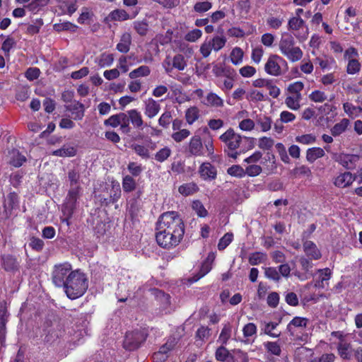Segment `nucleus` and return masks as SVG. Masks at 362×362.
<instances>
[{
  "mask_svg": "<svg viewBox=\"0 0 362 362\" xmlns=\"http://www.w3.org/2000/svg\"><path fill=\"white\" fill-rule=\"evenodd\" d=\"M295 44L293 36L288 33L281 36L279 43L281 53L291 62L300 60L303 55L301 49Z\"/></svg>",
  "mask_w": 362,
  "mask_h": 362,
  "instance_id": "obj_3",
  "label": "nucleus"
},
{
  "mask_svg": "<svg viewBox=\"0 0 362 362\" xmlns=\"http://www.w3.org/2000/svg\"><path fill=\"white\" fill-rule=\"evenodd\" d=\"M337 351L340 357L344 360H351L354 349L352 345L345 341H341L337 345Z\"/></svg>",
  "mask_w": 362,
  "mask_h": 362,
  "instance_id": "obj_21",
  "label": "nucleus"
},
{
  "mask_svg": "<svg viewBox=\"0 0 362 362\" xmlns=\"http://www.w3.org/2000/svg\"><path fill=\"white\" fill-rule=\"evenodd\" d=\"M156 235L157 243L163 248L171 249L177 246L183 238V235L168 232L165 229H157Z\"/></svg>",
  "mask_w": 362,
  "mask_h": 362,
  "instance_id": "obj_6",
  "label": "nucleus"
},
{
  "mask_svg": "<svg viewBox=\"0 0 362 362\" xmlns=\"http://www.w3.org/2000/svg\"><path fill=\"white\" fill-rule=\"evenodd\" d=\"M302 97H299V95H289L286 98L285 104L286 106L293 110H297L300 108V101L301 100Z\"/></svg>",
  "mask_w": 362,
  "mask_h": 362,
  "instance_id": "obj_37",
  "label": "nucleus"
},
{
  "mask_svg": "<svg viewBox=\"0 0 362 362\" xmlns=\"http://www.w3.org/2000/svg\"><path fill=\"white\" fill-rule=\"evenodd\" d=\"M361 69V64L356 59L348 60L346 71L349 74H355L359 72Z\"/></svg>",
  "mask_w": 362,
  "mask_h": 362,
  "instance_id": "obj_51",
  "label": "nucleus"
},
{
  "mask_svg": "<svg viewBox=\"0 0 362 362\" xmlns=\"http://www.w3.org/2000/svg\"><path fill=\"white\" fill-rule=\"evenodd\" d=\"M199 117V110L198 107L193 106L188 108L185 113L186 121L188 124H192Z\"/></svg>",
  "mask_w": 362,
  "mask_h": 362,
  "instance_id": "obj_36",
  "label": "nucleus"
},
{
  "mask_svg": "<svg viewBox=\"0 0 362 362\" xmlns=\"http://www.w3.org/2000/svg\"><path fill=\"white\" fill-rule=\"evenodd\" d=\"M296 141L305 145H309L316 141V136L312 134H303L296 136Z\"/></svg>",
  "mask_w": 362,
  "mask_h": 362,
  "instance_id": "obj_54",
  "label": "nucleus"
},
{
  "mask_svg": "<svg viewBox=\"0 0 362 362\" xmlns=\"http://www.w3.org/2000/svg\"><path fill=\"white\" fill-rule=\"evenodd\" d=\"M267 259V255L263 252H256L250 255L249 262L252 265H257L264 262Z\"/></svg>",
  "mask_w": 362,
  "mask_h": 362,
  "instance_id": "obj_46",
  "label": "nucleus"
},
{
  "mask_svg": "<svg viewBox=\"0 0 362 362\" xmlns=\"http://www.w3.org/2000/svg\"><path fill=\"white\" fill-rule=\"evenodd\" d=\"M350 124L348 119L344 118L339 122L335 124L330 132L333 136H337L344 133Z\"/></svg>",
  "mask_w": 362,
  "mask_h": 362,
  "instance_id": "obj_29",
  "label": "nucleus"
},
{
  "mask_svg": "<svg viewBox=\"0 0 362 362\" xmlns=\"http://www.w3.org/2000/svg\"><path fill=\"white\" fill-rule=\"evenodd\" d=\"M224 144V151L230 158H237L239 153L236 150L240 147L243 137L236 133L233 128H229L219 136Z\"/></svg>",
  "mask_w": 362,
  "mask_h": 362,
  "instance_id": "obj_4",
  "label": "nucleus"
},
{
  "mask_svg": "<svg viewBox=\"0 0 362 362\" xmlns=\"http://www.w3.org/2000/svg\"><path fill=\"white\" fill-rule=\"evenodd\" d=\"M255 122L251 119H244L239 122L238 127L245 132H250L255 129Z\"/></svg>",
  "mask_w": 362,
  "mask_h": 362,
  "instance_id": "obj_60",
  "label": "nucleus"
},
{
  "mask_svg": "<svg viewBox=\"0 0 362 362\" xmlns=\"http://www.w3.org/2000/svg\"><path fill=\"white\" fill-rule=\"evenodd\" d=\"M231 334V327L229 325H225L219 335L218 340L222 344H226Z\"/></svg>",
  "mask_w": 362,
  "mask_h": 362,
  "instance_id": "obj_57",
  "label": "nucleus"
},
{
  "mask_svg": "<svg viewBox=\"0 0 362 362\" xmlns=\"http://www.w3.org/2000/svg\"><path fill=\"white\" fill-rule=\"evenodd\" d=\"M9 163L14 167H20L25 162V157L22 155L18 150L13 149L9 152Z\"/></svg>",
  "mask_w": 362,
  "mask_h": 362,
  "instance_id": "obj_28",
  "label": "nucleus"
},
{
  "mask_svg": "<svg viewBox=\"0 0 362 362\" xmlns=\"http://www.w3.org/2000/svg\"><path fill=\"white\" fill-rule=\"evenodd\" d=\"M272 120L269 117L264 115H259L255 121V124L262 132H267L272 128Z\"/></svg>",
  "mask_w": 362,
  "mask_h": 362,
  "instance_id": "obj_25",
  "label": "nucleus"
},
{
  "mask_svg": "<svg viewBox=\"0 0 362 362\" xmlns=\"http://www.w3.org/2000/svg\"><path fill=\"white\" fill-rule=\"evenodd\" d=\"M9 313L5 308H0V335L3 336L6 334V324L8 320Z\"/></svg>",
  "mask_w": 362,
  "mask_h": 362,
  "instance_id": "obj_40",
  "label": "nucleus"
},
{
  "mask_svg": "<svg viewBox=\"0 0 362 362\" xmlns=\"http://www.w3.org/2000/svg\"><path fill=\"white\" fill-rule=\"evenodd\" d=\"M264 275L269 279L274 281H279L281 276L275 267H267L264 269Z\"/></svg>",
  "mask_w": 362,
  "mask_h": 362,
  "instance_id": "obj_56",
  "label": "nucleus"
},
{
  "mask_svg": "<svg viewBox=\"0 0 362 362\" xmlns=\"http://www.w3.org/2000/svg\"><path fill=\"white\" fill-rule=\"evenodd\" d=\"M146 340L144 334L140 331L129 332L126 334L123 342L125 349L132 351L138 349L141 343Z\"/></svg>",
  "mask_w": 362,
  "mask_h": 362,
  "instance_id": "obj_10",
  "label": "nucleus"
},
{
  "mask_svg": "<svg viewBox=\"0 0 362 362\" xmlns=\"http://www.w3.org/2000/svg\"><path fill=\"white\" fill-rule=\"evenodd\" d=\"M343 109L345 113L350 117H356L362 112V107L355 106L350 103H344Z\"/></svg>",
  "mask_w": 362,
  "mask_h": 362,
  "instance_id": "obj_32",
  "label": "nucleus"
},
{
  "mask_svg": "<svg viewBox=\"0 0 362 362\" xmlns=\"http://www.w3.org/2000/svg\"><path fill=\"white\" fill-rule=\"evenodd\" d=\"M172 121V115L170 111L164 112L158 119V124L163 128H167Z\"/></svg>",
  "mask_w": 362,
  "mask_h": 362,
  "instance_id": "obj_64",
  "label": "nucleus"
},
{
  "mask_svg": "<svg viewBox=\"0 0 362 362\" xmlns=\"http://www.w3.org/2000/svg\"><path fill=\"white\" fill-rule=\"evenodd\" d=\"M284 21L283 18L271 16L267 19V24L272 29H279Z\"/></svg>",
  "mask_w": 362,
  "mask_h": 362,
  "instance_id": "obj_62",
  "label": "nucleus"
},
{
  "mask_svg": "<svg viewBox=\"0 0 362 362\" xmlns=\"http://www.w3.org/2000/svg\"><path fill=\"white\" fill-rule=\"evenodd\" d=\"M59 8L62 13L72 15L77 9L76 0H63L60 3Z\"/></svg>",
  "mask_w": 362,
  "mask_h": 362,
  "instance_id": "obj_30",
  "label": "nucleus"
},
{
  "mask_svg": "<svg viewBox=\"0 0 362 362\" xmlns=\"http://www.w3.org/2000/svg\"><path fill=\"white\" fill-rule=\"evenodd\" d=\"M233 239V234L232 233H226L219 240L218 248L219 250H224Z\"/></svg>",
  "mask_w": 362,
  "mask_h": 362,
  "instance_id": "obj_58",
  "label": "nucleus"
},
{
  "mask_svg": "<svg viewBox=\"0 0 362 362\" xmlns=\"http://www.w3.org/2000/svg\"><path fill=\"white\" fill-rule=\"evenodd\" d=\"M132 148L141 158L147 160L150 158V152L148 148L144 145L134 144L132 145Z\"/></svg>",
  "mask_w": 362,
  "mask_h": 362,
  "instance_id": "obj_41",
  "label": "nucleus"
},
{
  "mask_svg": "<svg viewBox=\"0 0 362 362\" xmlns=\"http://www.w3.org/2000/svg\"><path fill=\"white\" fill-rule=\"evenodd\" d=\"M200 176L204 180H214L216 177V169L210 163H202L199 170Z\"/></svg>",
  "mask_w": 362,
  "mask_h": 362,
  "instance_id": "obj_20",
  "label": "nucleus"
},
{
  "mask_svg": "<svg viewBox=\"0 0 362 362\" xmlns=\"http://www.w3.org/2000/svg\"><path fill=\"white\" fill-rule=\"evenodd\" d=\"M177 343V340L175 337H171L168 339V341L160 347V350L168 355V352L173 350Z\"/></svg>",
  "mask_w": 362,
  "mask_h": 362,
  "instance_id": "obj_55",
  "label": "nucleus"
},
{
  "mask_svg": "<svg viewBox=\"0 0 362 362\" xmlns=\"http://www.w3.org/2000/svg\"><path fill=\"white\" fill-rule=\"evenodd\" d=\"M185 152L188 156L201 157L205 154L204 144L199 135L192 136L185 146Z\"/></svg>",
  "mask_w": 362,
  "mask_h": 362,
  "instance_id": "obj_11",
  "label": "nucleus"
},
{
  "mask_svg": "<svg viewBox=\"0 0 362 362\" xmlns=\"http://www.w3.org/2000/svg\"><path fill=\"white\" fill-rule=\"evenodd\" d=\"M81 189L80 186H76L69 190L63 209L64 214L67 216L65 219L67 223L68 219L71 217L76 208L77 201L80 197Z\"/></svg>",
  "mask_w": 362,
  "mask_h": 362,
  "instance_id": "obj_8",
  "label": "nucleus"
},
{
  "mask_svg": "<svg viewBox=\"0 0 362 362\" xmlns=\"http://www.w3.org/2000/svg\"><path fill=\"white\" fill-rule=\"evenodd\" d=\"M292 173L296 177H310L312 174L310 168L305 165L296 167L292 170Z\"/></svg>",
  "mask_w": 362,
  "mask_h": 362,
  "instance_id": "obj_48",
  "label": "nucleus"
},
{
  "mask_svg": "<svg viewBox=\"0 0 362 362\" xmlns=\"http://www.w3.org/2000/svg\"><path fill=\"white\" fill-rule=\"evenodd\" d=\"M206 106L221 107L223 106V100L214 93H209L202 102Z\"/></svg>",
  "mask_w": 362,
  "mask_h": 362,
  "instance_id": "obj_24",
  "label": "nucleus"
},
{
  "mask_svg": "<svg viewBox=\"0 0 362 362\" xmlns=\"http://www.w3.org/2000/svg\"><path fill=\"white\" fill-rule=\"evenodd\" d=\"M132 45V35L129 33L125 32L119 37V41L116 45V49L123 54L127 53Z\"/></svg>",
  "mask_w": 362,
  "mask_h": 362,
  "instance_id": "obj_19",
  "label": "nucleus"
},
{
  "mask_svg": "<svg viewBox=\"0 0 362 362\" xmlns=\"http://www.w3.org/2000/svg\"><path fill=\"white\" fill-rule=\"evenodd\" d=\"M212 8V4L209 1H198L193 7L194 11L202 13L208 11Z\"/></svg>",
  "mask_w": 362,
  "mask_h": 362,
  "instance_id": "obj_47",
  "label": "nucleus"
},
{
  "mask_svg": "<svg viewBox=\"0 0 362 362\" xmlns=\"http://www.w3.org/2000/svg\"><path fill=\"white\" fill-rule=\"evenodd\" d=\"M65 108L67 111L71 112L75 120H81L84 117V105L78 101H74L73 103L66 105Z\"/></svg>",
  "mask_w": 362,
  "mask_h": 362,
  "instance_id": "obj_18",
  "label": "nucleus"
},
{
  "mask_svg": "<svg viewBox=\"0 0 362 362\" xmlns=\"http://www.w3.org/2000/svg\"><path fill=\"white\" fill-rule=\"evenodd\" d=\"M150 68L148 66L143 65L132 71L129 74V76L132 79H135L139 77L147 76L150 74Z\"/></svg>",
  "mask_w": 362,
  "mask_h": 362,
  "instance_id": "obj_35",
  "label": "nucleus"
},
{
  "mask_svg": "<svg viewBox=\"0 0 362 362\" xmlns=\"http://www.w3.org/2000/svg\"><path fill=\"white\" fill-rule=\"evenodd\" d=\"M303 250L310 259H319L321 258V252L317 245L310 240H306L303 243Z\"/></svg>",
  "mask_w": 362,
  "mask_h": 362,
  "instance_id": "obj_17",
  "label": "nucleus"
},
{
  "mask_svg": "<svg viewBox=\"0 0 362 362\" xmlns=\"http://www.w3.org/2000/svg\"><path fill=\"white\" fill-rule=\"evenodd\" d=\"M334 159L347 170H353L356 168L359 157L354 154L339 153L335 154Z\"/></svg>",
  "mask_w": 362,
  "mask_h": 362,
  "instance_id": "obj_12",
  "label": "nucleus"
},
{
  "mask_svg": "<svg viewBox=\"0 0 362 362\" xmlns=\"http://www.w3.org/2000/svg\"><path fill=\"white\" fill-rule=\"evenodd\" d=\"M144 103V114L147 117L152 119L158 114L160 110V105L158 101L149 98L146 99Z\"/></svg>",
  "mask_w": 362,
  "mask_h": 362,
  "instance_id": "obj_14",
  "label": "nucleus"
},
{
  "mask_svg": "<svg viewBox=\"0 0 362 362\" xmlns=\"http://www.w3.org/2000/svg\"><path fill=\"white\" fill-rule=\"evenodd\" d=\"M127 113H129V122L136 129H143L144 124L141 112L133 109L127 111Z\"/></svg>",
  "mask_w": 362,
  "mask_h": 362,
  "instance_id": "obj_23",
  "label": "nucleus"
},
{
  "mask_svg": "<svg viewBox=\"0 0 362 362\" xmlns=\"http://www.w3.org/2000/svg\"><path fill=\"white\" fill-rule=\"evenodd\" d=\"M216 360L222 362H235L234 357L223 346L218 347L216 351Z\"/></svg>",
  "mask_w": 362,
  "mask_h": 362,
  "instance_id": "obj_26",
  "label": "nucleus"
},
{
  "mask_svg": "<svg viewBox=\"0 0 362 362\" xmlns=\"http://www.w3.org/2000/svg\"><path fill=\"white\" fill-rule=\"evenodd\" d=\"M325 151L320 147L310 148L306 151V160L309 163H313L317 159L322 158L325 156Z\"/></svg>",
  "mask_w": 362,
  "mask_h": 362,
  "instance_id": "obj_27",
  "label": "nucleus"
},
{
  "mask_svg": "<svg viewBox=\"0 0 362 362\" xmlns=\"http://www.w3.org/2000/svg\"><path fill=\"white\" fill-rule=\"evenodd\" d=\"M202 35V32L201 30L194 29L185 35V39L188 42H194L198 40Z\"/></svg>",
  "mask_w": 362,
  "mask_h": 362,
  "instance_id": "obj_63",
  "label": "nucleus"
},
{
  "mask_svg": "<svg viewBox=\"0 0 362 362\" xmlns=\"http://www.w3.org/2000/svg\"><path fill=\"white\" fill-rule=\"evenodd\" d=\"M264 347L268 352L275 355L280 356L281 350L279 344L277 342L268 341L264 343Z\"/></svg>",
  "mask_w": 362,
  "mask_h": 362,
  "instance_id": "obj_61",
  "label": "nucleus"
},
{
  "mask_svg": "<svg viewBox=\"0 0 362 362\" xmlns=\"http://www.w3.org/2000/svg\"><path fill=\"white\" fill-rule=\"evenodd\" d=\"M173 67L179 70L183 71L187 66V62L185 59L183 55L178 54L173 57Z\"/></svg>",
  "mask_w": 362,
  "mask_h": 362,
  "instance_id": "obj_43",
  "label": "nucleus"
},
{
  "mask_svg": "<svg viewBox=\"0 0 362 362\" xmlns=\"http://www.w3.org/2000/svg\"><path fill=\"white\" fill-rule=\"evenodd\" d=\"M133 27L136 33L141 36L146 35L148 30V24L146 20L134 21Z\"/></svg>",
  "mask_w": 362,
  "mask_h": 362,
  "instance_id": "obj_42",
  "label": "nucleus"
},
{
  "mask_svg": "<svg viewBox=\"0 0 362 362\" xmlns=\"http://www.w3.org/2000/svg\"><path fill=\"white\" fill-rule=\"evenodd\" d=\"M226 37L223 35H216L209 40L213 50L218 52L221 49L226 43Z\"/></svg>",
  "mask_w": 362,
  "mask_h": 362,
  "instance_id": "obj_34",
  "label": "nucleus"
},
{
  "mask_svg": "<svg viewBox=\"0 0 362 362\" xmlns=\"http://www.w3.org/2000/svg\"><path fill=\"white\" fill-rule=\"evenodd\" d=\"M76 153V149L73 146H64L61 148L54 151L52 155L59 157H71Z\"/></svg>",
  "mask_w": 362,
  "mask_h": 362,
  "instance_id": "obj_31",
  "label": "nucleus"
},
{
  "mask_svg": "<svg viewBox=\"0 0 362 362\" xmlns=\"http://www.w3.org/2000/svg\"><path fill=\"white\" fill-rule=\"evenodd\" d=\"M308 319L302 317H295L292 320L290 321L287 326V329L288 330L291 329V327L293 326L294 327H306L308 323Z\"/></svg>",
  "mask_w": 362,
  "mask_h": 362,
  "instance_id": "obj_44",
  "label": "nucleus"
},
{
  "mask_svg": "<svg viewBox=\"0 0 362 362\" xmlns=\"http://www.w3.org/2000/svg\"><path fill=\"white\" fill-rule=\"evenodd\" d=\"M243 54L244 53L241 48L238 47L233 48L230 54L231 62L234 65L240 64L243 62Z\"/></svg>",
  "mask_w": 362,
  "mask_h": 362,
  "instance_id": "obj_39",
  "label": "nucleus"
},
{
  "mask_svg": "<svg viewBox=\"0 0 362 362\" xmlns=\"http://www.w3.org/2000/svg\"><path fill=\"white\" fill-rule=\"evenodd\" d=\"M274 144V141L271 137L263 136L259 139L258 147L263 150L271 149Z\"/></svg>",
  "mask_w": 362,
  "mask_h": 362,
  "instance_id": "obj_53",
  "label": "nucleus"
},
{
  "mask_svg": "<svg viewBox=\"0 0 362 362\" xmlns=\"http://www.w3.org/2000/svg\"><path fill=\"white\" fill-rule=\"evenodd\" d=\"M139 13V9L136 8L130 13L124 9H115L110 12L109 17L112 21H124L134 18Z\"/></svg>",
  "mask_w": 362,
  "mask_h": 362,
  "instance_id": "obj_13",
  "label": "nucleus"
},
{
  "mask_svg": "<svg viewBox=\"0 0 362 362\" xmlns=\"http://www.w3.org/2000/svg\"><path fill=\"white\" fill-rule=\"evenodd\" d=\"M156 228H163L168 232L183 235L185 233L184 223L175 211H168L161 214L158 220Z\"/></svg>",
  "mask_w": 362,
  "mask_h": 362,
  "instance_id": "obj_2",
  "label": "nucleus"
},
{
  "mask_svg": "<svg viewBox=\"0 0 362 362\" xmlns=\"http://www.w3.org/2000/svg\"><path fill=\"white\" fill-rule=\"evenodd\" d=\"M288 30L300 42L305 41L309 35V28L305 21L299 16H293L288 21Z\"/></svg>",
  "mask_w": 362,
  "mask_h": 362,
  "instance_id": "obj_5",
  "label": "nucleus"
},
{
  "mask_svg": "<svg viewBox=\"0 0 362 362\" xmlns=\"http://www.w3.org/2000/svg\"><path fill=\"white\" fill-rule=\"evenodd\" d=\"M198 189L199 187L196 184L189 182L180 185L178 188V192L184 196H189L197 192Z\"/></svg>",
  "mask_w": 362,
  "mask_h": 362,
  "instance_id": "obj_33",
  "label": "nucleus"
},
{
  "mask_svg": "<svg viewBox=\"0 0 362 362\" xmlns=\"http://www.w3.org/2000/svg\"><path fill=\"white\" fill-rule=\"evenodd\" d=\"M172 151L171 149L168 147L165 146L164 148L160 149L156 154H155V160L158 162L163 163L165 160H166L171 155Z\"/></svg>",
  "mask_w": 362,
  "mask_h": 362,
  "instance_id": "obj_45",
  "label": "nucleus"
},
{
  "mask_svg": "<svg viewBox=\"0 0 362 362\" xmlns=\"http://www.w3.org/2000/svg\"><path fill=\"white\" fill-rule=\"evenodd\" d=\"M189 135V130L183 129L173 133L171 137L175 142L180 143L187 139Z\"/></svg>",
  "mask_w": 362,
  "mask_h": 362,
  "instance_id": "obj_50",
  "label": "nucleus"
},
{
  "mask_svg": "<svg viewBox=\"0 0 362 362\" xmlns=\"http://www.w3.org/2000/svg\"><path fill=\"white\" fill-rule=\"evenodd\" d=\"M304 84L301 81H296L291 83L288 87V92L293 95L301 96L300 91L303 89Z\"/></svg>",
  "mask_w": 362,
  "mask_h": 362,
  "instance_id": "obj_52",
  "label": "nucleus"
},
{
  "mask_svg": "<svg viewBox=\"0 0 362 362\" xmlns=\"http://www.w3.org/2000/svg\"><path fill=\"white\" fill-rule=\"evenodd\" d=\"M136 182L135 180L130 175H126L122 180V188L125 192H131L135 190Z\"/></svg>",
  "mask_w": 362,
  "mask_h": 362,
  "instance_id": "obj_38",
  "label": "nucleus"
},
{
  "mask_svg": "<svg viewBox=\"0 0 362 362\" xmlns=\"http://www.w3.org/2000/svg\"><path fill=\"white\" fill-rule=\"evenodd\" d=\"M71 269V265L66 262L55 265L52 274L53 284L57 287H62L69 273L73 272Z\"/></svg>",
  "mask_w": 362,
  "mask_h": 362,
  "instance_id": "obj_7",
  "label": "nucleus"
},
{
  "mask_svg": "<svg viewBox=\"0 0 362 362\" xmlns=\"http://www.w3.org/2000/svg\"><path fill=\"white\" fill-rule=\"evenodd\" d=\"M356 176L349 172H344L338 175L334 180V185L339 188H345L350 186L356 179Z\"/></svg>",
  "mask_w": 362,
  "mask_h": 362,
  "instance_id": "obj_15",
  "label": "nucleus"
},
{
  "mask_svg": "<svg viewBox=\"0 0 362 362\" xmlns=\"http://www.w3.org/2000/svg\"><path fill=\"white\" fill-rule=\"evenodd\" d=\"M287 66L284 59L277 54H271L264 65V71L267 74L279 76L282 74L281 66Z\"/></svg>",
  "mask_w": 362,
  "mask_h": 362,
  "instance_id": "obj_9",
  "label": "nucleus"
},
{
  "mask_svg": "<svg viewBox=\"0 0 362 362\" xmlns=\"http://www.w3.org/2000/svg\"><path fill=\"white\" fill-rule=\"evenodd\" d=\"M2 267L8 272L14 273L19 269V264L16 257L7 255L2 257Z\"/></svg>",
  "mask_w": 362,
  "mask_h": 362,
  "instance_id": "obj_22",
  "label": "nucleus"
},
{
  "mask_svg": "<svg viewBox=\"0 0 362 362\" xmlns=\"http://www.w3.org/2000/svg\"><path fill=\"white\" fill-rule=\"evenodd\" d=\"M192 208L199 217H206L208 214L206 209L199 200H195L192 202Z\"/></svg>",
  "mask_w": 362,
  "mask_h": 362,
  "instance_id": "obj_49",
  "label": "nucleus"
},
{
  "mask_svg": "<svg viewBox=\"0 0 362 362\" xmlns=\"http://www.w3.org/2000/svg\"><path fill=\"white\" fill-rule=\"evenodd\" d=\"M317 273L318 274L317 278L315 282V287L318 288H324L328 285V281L332 276V271L329 268H325L322 269H318Z\"/></svg>",
  "mask_w": 362,
  "mask_h": 362,
  "instance_id": "obj_16",
  "label": "nucleus"
},
{
  "mask_svg": "<svg viewBox=\"0 0 362 362\" xmlns=\"http://www.w3.org/2000/svg\"><path fill=\"white\" fill-rule=\"evenodd\" d=\"M62 287L69 298L76 299L82 296L88 289V279L85 274L75 270L69 273Z\"/></svg>",
  "mask_w": 362,
  "mask_h": 362,
  "instance_id": "obj_1",
  "label": "nucleus"
},
{
  "mask_svg": "<svg viewBox=\"0 0 362 362\" xmlns=\"http://www.w3.org/2000/svg\"><path fill=\"white\" fill-rule=\"evenodd\" d=\"M114 62L112 54H103L100 57L98 64L101 67L110 66Z\"/></svg>",
  "mask_w": 362,
  "mask_h": 362,
  "instance_id": "obj_59",
  "label": "nucleus"
}]
</instances>
